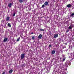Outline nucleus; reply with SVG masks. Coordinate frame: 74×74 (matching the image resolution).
Wrapping results in <instances>:
<instances>
[{"label": "nucleus", "instance_id": "obj_20", "mask_svg": "<svg viewBox=\"0 0 74 74\" xmlns=\"http://www.w3.org/2000/svg\"><path fill=\"white\" fill-rule=\"evenodd\" d=\"M32 39L33 40H34L35 39V37L34 36H33L32 37Z\"/></svg>", "mask_w": 74, "mask_h": 74}, {"label": "nucleus", "instance_id": "obj_39", "mask_svg": "<svg viewBox=\"0 0 74 74\" xmlns=\"http://www.w3.org/2000/svg\"><path fill=\"white\" fill-rule=\"evenodd\" d=\"M32 11L33 12H34L35 11V10H32Z\"/></svg>", "mask_w": 74, "mask_h": 74}, {"label": "nucleus", "instance_id": "obj_17", "mask_svg": "<svg viewBox=\"0 0 74 74\" xmlns=\"http://www.w3.org/2000/svg\"><path fill=\"white\" fill-rule=\"evenodd\" d=\"M12 5V3H11L8 5V6L9 7H11V6Z\"/></svg>", "mask_w": 74, "mask_h": 74}, {"label": "nucleus", "instance_id": "obj_14", "mask_svg": "<svg viewBox=\"0 0 74 74\" xmlns=\"http://www.w3.org/2000/svg\"><path fill=\"white\" fill-rule=\"evenodd\" d=\"M10 19V17H8L6 18V21H8Z\"/></svg>", "mask_w": 74, "mask_h": 74}, {"label": "nucleus", "instance_id": "obj_11", "mask_svg": "<svg viewBox=\"0 0 74 74\" xmlns=\"http://www.w3.org/2000/svg\"><path fill=\"white\" fill-rule=\"evenodd\" d=\"M41 38H42V35L40 34L38 36V38H39V39H41Z\"/></svg>", "mask_w": 74, "mask_h": 74}, {"label": "nucleus", "instance_id": "obj_1", "mask_svg": "<svg viewBox=\"0 0 74 74\" xmlns=\"http://www.w3.org/2000/svg\"><path fill=\"white\" fill-rule=\"evenodd\" d=\"M72 58H71V60H69L66 62L65 65H64L63 66H65V68H64V70H67V67L69 65H71V60H72Z\"/></svg>", "mask_w": 74, "mask_h": 74}, {"label": "nucleus", "instance_id": "obj_10", "mask_svg": "<svg viewBox=\"0 0 74 74\" xmlns=\"http://www.w3.org/2000/svg\"><path fill=\"white\" fill-rule=\"evenodd\" d=\"M7 40H8V38H5L4 40L3 41V42H6L7 41Z\"/></svg>", "mask_w": 74, "mask_h": 74}, {"label": "nucleus", "instance_id": "obj_40", "mask_svg": "<svg viewBox=\"0 0 74 74\" xmlns=\"http://www.w3.org/2000/svg\"><path fill=\"white\" fill-rule=\"evenodd\" d=\"M2 22H3V20H2Z\"/></svg>", "mask_w": 74, "mask_h": 74}, {"label": "nucleus", "instance_id": "obj_24", "mask_svg": "<svg viewBox=\"0 0 74 74\" xmlns=\"http://www.w3.org/2000/svg\"><path fill=\"white\" fill-rule=\"evenodd\" d=\"M28 8V10L29 11H30V10H31V8H30V6Z\"/></svg>", "mask_w": 74, "mask_h": 74}, {"label": "nucleus", "instance_id": "obj_18", "mask_svg": "<svg viewBox=\"0 0 74 74\" xmlns=\"http://www.w3.org/2000/svg\"><path fill=\"white\" fill-rule=\"evenodd\" d=\"M12 71H13V70H12V69H11V70H10L9 71V73L10 74H11V73H12Z\"/></svg>", "mask_w": 74, "mask_h": 74}, {"label": "nucleus", "instance_id": "obj_23", "mask_svg": "<svg viewBox=\"0 0 74 74\" xmlns=\"http://www.w3.org/2000/svg\"><path fill=\"white\" fill-rule=\"evenodd\" d=\"M19 40H20V37H19L17 39L16 41H19Z\"/></svg>", "mask_w": 74, "mask_h": 74}, {"label": "nucleus", "instance_id": "obj_15", "mask_svg": "<svg viewBox=\"0 0 74 74\" xmlns=\"http://www.w3.org/2000/svg\"><path fill=\"white\" fill-rule=\"evenodd\" d=\"M55 53V50H53L51 52V54L53 55Z\"/></svg>", "mask_w": 74, "mask_h": 74}, {"label": "nucleus", "instance_id": "obj_38", "mask_svg": "<svg viewBox=\"0 0 74 74\" xmlns=\"http://www.w3.org/2000/svg\"><path fill=\"white\" fill-rule=\"evenodd\" d=\"M25 1H26V0H23V1L24 2Z\"/></svg>", "mask_w": 74, "mask_h": 74}, {"label": "nucleus", "instance_id": "obj_5", "mask_svg": "<svg viewBox=\"0 0 74 74\" xmlns=\"http://www.w3.org/2000/svg\"><path fill=\"white\" fill-rule=\"evenodd\" d=\"M71 44V43H70L69 45V48L70 49H73L72 46L73 47H74V44H72V45Z\"/></svg>", "mask_w": 74, "mask_h": 74}, {"label": "nucleus", "instance_id": "obj_13", "mask_svg": "<svg viewBox=\"0 0 74 74\" xmlns=\"http://www.w3.org/2000/svg\"><path fill=\"white\" fill-rule=\"evenodd\" d=\"M49 3L47 1L45 2V3H44V4L45 5H46L47 6L48 5Z\"/></svg>", "mask_w": 74, "mask_h": 74}, {"label": "nucleus", "instance_id": "obj_22", "mask_svg": "<svg viewBox=\"0 0 74 74\" xmlns=\"http://www.w3.org/2000/svg\"><path fill=\"white\" fill-rule=\"evenodd\" d=\"M65 56H66V55L65 54H63L62 55V56L63 57V58H65Z\"/></svg>", "mask_w": 74, "mask_h": 74}, {"label": "nucleus", "instance_id": "obj_12", "mask_svg": "<svg viewBox=\"0 0 74 74\" xmlns=\"http://www.w3.org/2000/svg\"><path fill=\"white\" fill-rule=\"evenodd\" d=\"M69 16L70 17H72V18H74V13H73L71 14Z\"/></svg>", "mask_w": 74, "mask_h": 74}, {"label": "nucleus", "instance_id": "obj_9", "mask_svg": "<svg viewBox=\"0 0 74 74\" xmlns=\"http://www.w3.org/2000/svg\"><path fill=\"white\" fill-rule=\"evenodd\" d=\"M57 37H58V34H56L53 35V38H56Z\"/></svg>", "mask_w": 74, "mask_h": 74}, {"label": "nucleus", "instance_id": "obj_6", "mask_svg": "<svg viewBox=\"0 0 74 74\" xmlns=\"http://www.w3.org/2000/svg\"><path fill=\"white\" fill-rule=\"evenodd\" d=\"M64 69H66V67L64 68L63 71L62 72V74H66V71L67 70V69L66 70H64Z\"/></svg>", "mask_w": 74, "mask_h": 74}, {"label": "nucleus", "instance_id": "obj_27", "mask_svg": "<svg viewBox=\"0 0 74 74\" xmlns=\"http://www.w3.org/2000/svg\"><path fill=\"white\" fill-rule=\"evenodd\" d=\"M45 7V5H43L42 6V8H44Z\"/></svg>", "mask_w": 74, "mask_h": 74}, {"label": "nucleus", "instance_id": "obj_2", "mask_svg": "<svg viewBox=\"0 0 74 74\" xmlns=\"http://www.w3.org/2000/svg\"><path fill=\"white\" fill-rule=\"evenodd\" d=\"M69 58H71L72 59H74V53H69Z\"/></svg>", "mask_w": 74, "mask_h": 74}, {"label": "nucleus", "instance_id": "obj_4", "mask_svg": "<svg viewBox=\"0 0 74 74\" xmlns=\"http://www.w3.org/2000/svg\"><path fill=\"white\" fill-rule=\"evenodd\" d=\"M73 27H74V25L73 24H71L70 26L68 27V29L69 30H71L73 29Z\"/></svg>", "mask_w": 74, "mask_h": 74}, {"label": "nucleus", "instance_id": "obj_41", "mask_svg": "<svg viewBox=\"0 0 74 74\" xmlns=\"http://www.w3.org/2000/svg\"><path fill=\"white\" fill-rule=\"evenodd\" d=\"M56 32H55V33H56Z\"/></svg>", "mask_w": 74, "mask_h": 74}, {"label": "nucleus", "instance_id": "obj_3", "mask_svg": "<svg viewBox=\"0 0 74 74\" xmlns=\"http://www.w3.org/2000/svg\"><path fill=\"white\" fill-rule=\"evenodd\" d=\"M64 66V65L63 66V65L62 64V63H60L59 66V68H60V69H61L62 68H63V69H64V68H65V67H66V66Z\"/></svg>", "mask_w": 74, "mask_h": 74}, {"label": "nucleus", "instance_id": "obj_37", "mask_svg": "<svg viewBox=\"0 0 74 74\" xmlns=\"http://www.w3.org/2000/svg\"><path fill=\"white\" fill-rule=\"evenodd\" d=\"M14 29H15V27H14Z\"/></svg>", "mask_w": 74, "mask_h": 74}, {"label": "nucleus", "instance_id": "obj_25", "mask_svg": "<svg viewBox=\"0 0 74 74\" xmlns=\"http://www.w3.org/2000/svg\"><path fill=\"white\" fill-rule=\"evenodd\" d=\"M66 60V58H63L62 60V62H64V60Z\"/></svg>", "mask_w": 74, "mask_h": 74}, {"label": "nucleus", "instance_id": "obj_36", "mask_svg": "<svg viewBox=\"0 0 74 74\" xmlns=\"http://www.w3.org/2000/svg\"><path fill=\"white\" fill-rule=\"evenodd\" d=\"M33 34V32H32L31 33V34Z\"/></svg>", "mask_w": 74, "mask_h": 74}, {"label": "nucleus", "instance_id": "obj_34", "mask_svg": "<svg viewBox=\"0 0 74 74\" xmlns=\"http://www.w3.org/2000/svg\"><path fill=\"white\" fill-rule=\"evenodd\" d=\"M69 12L71 11L70 9L69 10Z\"/></svg>", "mask_w": 74, "mask_h": 74}, {"label": "nucleus", "instance_id": "obj_21", "mask_svg": "<svg viewBox=\"0 0 74 74\" xmlns=\"http://www.w3.org/2000/svg\"><path fill=\"white\" fill-rule=\"evenodd\" d=\"M19 0L20 3H22L23 2V0Z\"/></svg>", "mask_w": 74, "mask_h": 74}, {"label": "nucleus", "instance_id": "obj_29", "mask_svg": "<svg viewBox=\"0 0 74 74\" xmlns=\"http://www.w3.org/2000/svg\"><path fill=\"white\" fill-rule=\"evenodd\" d=\"M49 71L48 70H47V73H49Z\"/></svg>", "mask_w": 74, "mask_h": 74}, {"label": "nucleus", "instance_id": "obj_16", "mask_svg": "<svg viewBox=\"0 0 74 74\" xmlns=\"http://www.w3.org/2000/svg\"><path fill=\"white\" fill-rule=\"evenodd\" d=\"M42 70H43V69L39 70V71H40V72H39L40 74H42Z\"/></svg>", "mask_w": 74, "mask_h": 74}, {"label": "nucleus", "instance_id": "obj_30", "mask_svg": "<svg viewBox=\"0 0 74 74\" xmlns=\"http://www.w3.org/2000/svg\"><path fill=\"white\" fill-rule=\"evenodd\" d=\"M15 13H14L13 14V16H15Z\"/></svg>", "mask_w": 74, "mask_h": 74}, {"label": "nucleus", "instance_id": "obj_7", "mask_svg": "<svg viewBox=\"0 0 74 74\" xmlns=\"http://www.w3.org/2000/svg\"><path fill=\"white\" fill-rule=\"evenodd\" d=\"M25 53H23L21 55V59H23L25 57Z\"/></svg>", "mask_w": 74, "mask_h": 74}, {"label": "nucleus", "instance_id": "obj_26", "mask_svg": "<svg viewBox=\"0 0 74 74\" xmlns=\"http://www.w3.org/2000/svg\"><path fill=\"white\" fill-rule=\"evenodd\" d=\"M70 32V30L67 29L66 31V33H68V32Z\"/></svg>", "mask_w": 74, "mask_h": 74}, {"label": "nucleus", "instance_id": "obj_32", "mask_svg": "<svg viewBox=\"0 0 74 74\" xmlns=\"http://www.w3.org/2000/svg\"><path fill=\"white\" fill-rule=\"evenodd\" d=\"M64 44H65V45H67V43H64Z\"/></svg>", "mask_w": 74, "mask_h": 74}, {"label": "nucleus", "instance_id": "obj_19", "mask_svg": "<svg viewBox=\"0 0 74 74\" xmlns=\"http://www.w3.org/2000/svg\"><path fill=\"white\" fill-rule=\"evenodd\" d=\"M8 26L9 27H11V24L10 23H8Z\"/></svg>", "mask_w": 74, "mask_h": 74}, {"label": "nucleus", "instance_id": "obj_31", "mask_svg": "<svg viewBox=\"0 0 74 74\" xmlns=\"http://www.w3.org/2000/svg\"><path fill=\"white\" fill-rule=\"evenodd\" d=\"M52 47V46H51V45H49V47Z\"/></svg>", "mask_w": 74, "mask_h": 74}, {"label": "nucleus", "instance_id": "obj_8", "mask_svg": "<svg viewBox=\"0 0 74 74\" xmlns=\"http://www.w3.org/2000/svg\"><path fill=\"white\" fill-rule=\"evenodd\" d=\"M66 7H67V8H71L72 7V5L71 4H68L66 6Z\"/></svg>", "mask_w": 74, "mask_h": 74}, {"label": "nucleus", "instance_id": "obj_33", "mask_svg": "<svg viewBox=\"0 0 74 74\" xmlns=\"http://www.w3.org/2000/svg\"><path fill=\"white\" fill-rule=\"evenodd\" d=\"M58 74H62L61 73H60V72H59L58 73ZM58 74L57 73V74Z\"/></svg>", "mask_w": 74, "mask_h": 74}, {"label": "nucleus", "instance_id": "obj_35", "mask_svg": "<svg viewBox=\"0 0 74 74\" xmlns=\"http://www.w3.org/2000/svg\"><path fill=\"white\" fill-rule=\"evenodd\" d=\"M64 48H65V47H62V48L64 49Z\"/></svg>", "mask_w": 74, "mask_h": 74}, {"label": "nucleus", "instance_id": "obj_28", "mask_svg": "<svg viewBox=\"0 0 74 74\" xmlns=\"http://www.w3.org/2000/svg\"><path fill=\"white\" fill-rule=\"evenodd\" d=\"M39 30L40 31H44V29H40Z\"/></svg>", "mask_w": 74, "mask_h": 74}]
</instances>
